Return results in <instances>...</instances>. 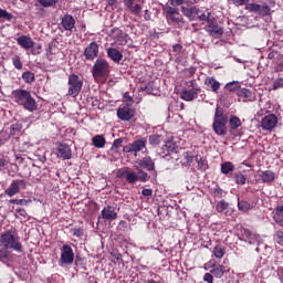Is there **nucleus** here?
I'll list each match as a JSON object with an SVG mask.
<instances>
[{
  "mask_svg": "<svg viewBox=\"0 0 283 283\" xmlns=\"http://www.w3.org/2000/svg\"><path fill=\"white\" fill-rule=\"evenodd\" d=\"M13 98L18 105H22L28 112H36V101L32 98V94L25 90L13 91Z\"/></svg>",
  "mask_w": 283,
  "mask_h": 283,
  "instance_id": "nucleus-1",
  "label": "nucleus"
},
{
  "mask_svg": "<svg viewBox=\"0 0 283 283\" xmlns=\"http://www.w3.org/2000/svg\"><path fill=\"white\" fill-rule=\"evenodd\" d=\"M109 63L104 59H97L92 67L93 78L97 83H105L109 77Z\"/></svg>",
  "mask_w": 283,
  "mask_h": 283,
  "instance_id": "nucleus-2",
  "label": "nucleus"
},
{
  "mask_svg": "<svg viewBox=\"0 0 283 283\" xmlns=\"http://www.w3.org/2000/svg\"><path fill=\"white\" fill-rule=\"evenodd\" d=\"M0 245L7 250L12 249L18 253L23 251V245L21 244V241H19V235L12 231H6L0 235Z\"/></svg>",
  "mask_w": 283,
  "mask_h": 283,
  "instance_id": "nucleus-3",
  "label": "nucleus"
},
{
  "mask_svg": "<svg viewBox=\"0 0 283 283\" xmlns=\"http://www.w3.org/2000/svg\"><path fill=\"white\" fill-rule=\"evenodd\" d=\"M138 174L130 170L128 167L122 168L117 171V178H126L129 185H135V182H147L149 180V175L143 171V169H137Z\"/></svg>",
  "mask_w": 283,
  "mask_h": 283,
  "instance_id": "nucleus-4",
  "label": "nucleus"
},
{
  "mask_svg": "<svg viewBox=\"0 0 283 283\" xmlns=\"http://www.w3.org/2000/svg\"><path fill=\"white\" fill-rule=\"evenodd\" d=\"M227 123H229V118L227 115H224V111H222L220 107H217L212 124V129L217 136H227Z\"/></svg>",
  "mask_w": 283,
  "mask_h": 283,
  "instance_id": "nucleus-5",
  "label": "nucleus"
},
{
  "mask_svg": "<svg viewBox=\"0 0 283 283\" xmlns=\"http://www.w3.org/2000/svg\"><path fill=\"white\" fill-rule=\"evenodd\" d=\"M83 90V80L76 74H71L69 76V96L76 98Z\"/></svg>",
  "mask_w": 283,
  "mask_h": 283,
  "instance_id": "nucleus-6",
  "label": "nucleus"
},
{
  "mask_svg": "<svg viewBox=\"0 0 283 283\" xmlns=\"http://www.w3.org/2000/svg\"><path fill=\"white\" fill-rule=\"evenodd\" d=\"M188 84L191 90L184 88L181 91L180 98H182V101H193L195 98H198V94L200 93V88L195 80H191Z\"/></svg>",
  "mask_w": 283,
  "mask_h": 283,
  "instance_id": "nucleus-7",
  "label": "nucleus"
},
{
  "mask_svg": "<svg viewBox=\"0 0 283 283\" xmlns=\"http://www.w3.org/2000/svg\"><path fill=\"white\" fill-rule=\"evenodd\" d=\"M60 266H67L74 263V250L69 244L61 248Z\"/></svg>",
  "mask_w": 283,
  "mask_h": 283,
  "instance_id": "nucleus-8",
  "label": "nucleus"
},
{
  "mask_svg": "<svg viewBox=\"0 0 283 283\" xmlns=\"http://www.w3.org/2000/svg\"><path fill=\"white\" fill-rule=\"evenodd\" d=\"M277 126V116L269 114L261 119V127L264 132H273Z\"/></svg>",
  "mask_w": 283,
  "mask_h": 283,
  "instance_id": "nucleus-9",
  "label": "nucleus"
},
{
  "mask_svg": "<svg viewBox=\"0 0 283 283\" xmlns=\"http://www.w3.org/2000/svg\"><path fill=\"white\" fill-rule=\"evenodd\" d=\"M136 116V109L129 106H123L117 109V118L119 120H132Z\"/></svg>",
  "mask_w": 283,
  "mask_h": 283,
  "instance_id": "nucleus-10",
  "label": "nucleus"
},
{
  "mask_svg": "<svg viewBox=\"0 0 283 283\" xmlns=\"http://www.w3.org/2000/svg\"><path fill=\"white\" fill-rule=\"evenodd\" d=\"M55 154L57 158H62V160H70V158H72V149L67 144H59L55 148Z\"/></svg>",
  "mask_w": 283,
  "mask_h": 283,
  "instance_id": "nucleus-11",
  "label": "nucleus"
},
{
  "mask_svg": "<svg viewBox=\"0 0 283 283\" xmlns=\"http://www.w3.org/2000/svg\"><path fill=\"white\" fill-rule=\"evenodd\" d=\"M23 185H25V181L23 180H19V179L13 180L9 186V188L6 189L4 191L6 196H9V198H14V196L19 193Z\"/></svg>",
  "mask_w": 283,
  "mask_h": 283,
  "instance_id": "nucleus-12",
  "label": "nucleus"
},
{
  "mask_svg": "<svg viewBox=\"0 0 283 283\" xmlns=\"http://www.w3.org/2000/svg\"><path fill=\"white\" fill-rule=\"evenodd\" d=\"M166 18L171 23H178V24L182 23V15L176 8L168 7L166 9Z\"/></svg>",
  "mask_w": 283,
  "mask_h": 283,
  "instance_id": "nucleus-13",
  "label": "nucleus"
},
{
  "mask_svg": "<svg viewBox=\"0 0 283 283\" xmlns=\"http://www.w3.org/2000/svg\"><path fill=\"white\" fill-rule=\"evenodd\" d=\"M101 213L103 220H106L107 222H113V220H116V218H118V212H116V208L112 206L104 207Z\"/></svg>",
  "mask_w": 283,
  "mask_h": 283,
  "instance_id": "nucleus-14",
  "label": "nucleus"
},
{
  "mask_svg": "<svg viewBox=\"0 0 283 283\" xmlns=\"http://www.w3.org/2000/svg\"><path fill=\"white\" fill-rule=\"evenodd\" d=\"M84 56L87 61H94L98 56V44L96 42L91 43L84 51Z\"/></svg>",
  "mask_w": 283,
  "mask_h": 283,
  "instance_id": "nucleus-15",
  "label": "nucleus"
},
{
  "mask_svg": "<svg viewBox=\"0 0 283 283\" xmlns=\"http://www.w3.org/2000/svg\"><path fill=\"white\" fill-rule=\"evenodd\" d=\"M206 30L212 36H222V34L224 33V30L220 25H218V22H214L213 20L208 23Z\"/></svg>",
  "mask_w": 283,
  "mask_h": 283,
  "instance_id": "nucleus-16",
  "label": "nucleus"
},
{
  "mask_svg": "<svg viewBox=\"0 0 283 283\" xmlns=\"http://www.w3.org/2000/svg\"><path fill=\"white\" fill-rule=\"evenodd\" d=\"M181 12L184 17H187V19H190V21H196L198 19V12H200V9L192 7V8H186L181 7Z\"/></svg>",
  "mask_w": 283,
  "mask_h": 283,
  "instance_id": "nucleus-17",
  "label": "nucleus"
},
{
  "mask_svg": "<svg viewBox=\"0 0 283 283\" xmlns=\"http://www.w3.org/2000/svg\"><path fill=\"white\" fill-rule=\"evenodd\" d=\"M147 145V142L144 139H138L134 142L129 147L127 151H135V154H138V151H143Z\"/></svg>",
  "mask_w": 283,
  "mask_h": 283,
  "instance_id": "nucleus-18",
  "label": "nucleus"
},
{
  "mask_svg": "<svg viewBox=\"0 0 283 283\" xmlns=\"http://www.w3.org/2000/svg\"><path fill=\"white\" fill-rule=\"evenodd\" d=\"M205 85L207 87H210V90L214 92V94H218V92H220V82H218L214 77H207L205 80Z\"/></svg>",
  "mask_w": 283,
  "mask_h": 283,
  "instance_id": "nucleus-19",
  "label": "nucleus"
},
{
  "mask_svg": "<svg viewBox=\"0 0 283 283\" xmlns=\"http://www.w3.org/2000/svg\"><path fill=\"white\" fill-rule=\"evenodd\" d=\"M107 56L111 57L114 63H120V61H123V53L114 48L107 49Z\"/></svg>",
  "mask_w": 283,
  "mask_h": 283,
  "instance_id": "nucleus-20",
  "label": "nucleus"
},
{
  "mask_svg": "<svg viewBox=\"0 0 283 283\" xmlns=\"http://www.w3.org/2000/svg\"><path fill=\"white\" fill-rule=\"evenodd\" d=\"M18 43L24 50H30V48H34V42L29 36H20L18 38Z\"/></svg>",
  "mask_w": 283,
  "mask_h": 283,
  "instance_id": "nucleus-21",
  "label": "nucleus"
},
{
  "mask_svg": "<svg viewBox=\"0 0 283 283\" xmlns=\"http://www.w3.org/2000/svg\"><path fill=\"white\" fill-rule=\"evenodd\" d=\"M75 23L76 21L72 15H64V18L62 19V27L64 28V30H72Z\"/></svg>",
  "mask_w": 283,
  "mask_h": 283,
  "instance_id": "nucleus-22",
  "label": "nucleus"
},
{
  "mask_svg": "<svg viewBox=\"0 0 283 283\" xmlns=\"http://www.w3.org/2000/svg\"><path fill=\"white\" fill-rule=\"evenodd\" d=\"M210 273H212L214 275V277H222L224 275V273H227V270H224V265H220V264H212V269L210 270Z\"/></svg>",
  "mask_w": 283,
  "mask_h": 283,
  "instance_id": "nucleus-23",
  "label": "nucleus"
},
{
  "mask_svg": "<svg viewBox=\"0 0 283 283\" xmlns=\"http://www.w3.org/2000/svg\"><path fill=\"white\" fill-rule=\"evenodd\" d=\"M92 143L94 147H97V149H103L105 147L107 140H105V137L103 135H96L92 138Z\"/></svg>",
  "mask_w": 283,
  "mask_h": 283,
  "instance_id": "nucleus-24",
  "label": "nucleus"
},
{
  "mask_svg": "<svg viewBox=\"0 0 283 283\" xmlns=\"http://www.w3.org/2000/svg\"><path fill=\"white\" fill-rule=\"evenodd\" d=\"M212 253H213L214 258H217L218 260H222V258H224V254L227 253V250L224 249V247L222 244H217L213 248Z\"/></svg>",
  "mask_w": 283,
  "mask_h": 283,
  "instance_id": "nucleus-25",
  "label": "nucleus"
},
{
  "mask_svg": "<svg viewBox=\"0 0 283 283\" xmlns=\"http://www.w3.org/2000/svg\"><path fill=\"white\" fill-rule=\"evenodd\" d=\"M229 125L231 129L235 130L239 127H242V119L235 115H231L229 118Z\"/></svg>",
  "mask_w": 283,
  "mask_h": 283,
  "instance_id": "nucleus-26",
  "label": "nucleus"
},
{
  "mask_svg": "<svg viewBox=\"0 0 283 283\" xmlns=\"http://www.w3.org/2000/svg\"><path fill=\"white\" fill-rule=\"evenodd\" d=\"M239 98H245V101H253V93L249 88H241L237 92Z\"/></svg>",
  "mask_w": 283,
  "mask_h": 283,
  "instance_id": "nucleus-27",
  "label": "nucleus"
},
{
  "mask_svg": "<svg viewBox=\"0 0 283 283\" xmlns=\"http://www.w3.org/2000/svg\"><path fill=\"white\" fill-rule=\"evenodd\" d=\"M262 182H273L275 180V172L265 170L260 175Z\"/></svg>",
  "mask_w": 283,
  "mask_h": 283,
  "instance_id": "nucleus-28",
  "label": "nucleus"
},
{
  "mask_svg": "<svg viewBox=\"0 0 283 283\" xmlns=\"http://www.w3.org/2000/svg\"><path fill=\"white\" fill-rule=\"evenodd\" d=\"M139 167H145L148 171H154V160H151V157H145L139 161Z\"/></svg>",
  "mask_w": 283,
  "mask_h": 283,
  "instance_id": "nucleus-29",
  "label": "nucleus"
},
{
  "mask_svg": "<svg viewBox=\"0 0 283 283\" xmlns=\"http://www.w3.org/2000/svg\"><path fill=\"white\" fill-rule=\"evenodd\" d=\"M221 171L227 176V174H231V171H235V166L232 163L226 161L221 165Z\"/></svg>",
  "mask_w": 283,
  "mask_h": 283,
  "instance_id": "nucleus-30",
  "label": "nucleus"
},
{
  "mask_svg": "<svg viewBox=\"0 0 283 283\" xmlns=\"http://www.w3.org/2000/svg\"><path fill=\"white\" fill-rule=\"evenodd\" d=\"M10 205H18L20 207H28V205H30V202H32L31 199H11Z\"/></svg>",
  "mask_w": 283,
  "mask_h": 283,
  "instance_id": "nucleus-31",
  "label": "nucleus"
},
{
  "mask_svg": "<svg viewBox=\"0 0 283 283\" xmlns=\"http://www.w3.org/2000/svg\"><path fill=\"white\" fill-rule=\"evenodd\" d=\"M38 2L42 8H52V6H56V3H59V0H38Z\"/></svg>",
  "mask_w": 283,
  "mask_h": 283,
  "instance_id": "nucleus-32",
  "label": "nucleus"
},
{
  "mask_svg": "<svg viewBox=\"0 0 283 283\" xmlns=\"http://www.w3.org/2000/svg\"><path fill=\"white\" fill-rule=\"evenodd\" d=\"M182 156L186 165H191V163H193V158H196L191 151H185Z\"/></svg>",
  "mask_w": 283,
  "mask_h": 283,
  "instance_id": "nucleus-33",
  "label": "nucleus"
},
{
  "mask_svg": "<svg viewBox=\"0 0 283 283\" xmlns=\"http://www.w3.org/2000/svg\"><path fill=\"white\" fill-rule=\"evenodd\" d=\"M24 83H34V73L27 71L22 74Z\"/></svg>",
  "mask_w": 283,
  "mask_h": 283,
  "instance_id": "nucleus-34",
  "label": "nucleus"
},
{
  "mask_svg": "<svg viewBox=\"0 0 283 283\" xmlns=\"http://www.w3.org/2000/svg\"><path fill=\"white\" fill-rule=\"evenodd\" d=\"M117 45H127L128 48H132V38L119 36L117 40Z\"/></svg>",
  "mask_w": 283,
  "mask_h": 283,
  "instance_id": "nucleus-35",
  "label": "nucleus"
},
{
  "mask_svg": "<svg viewBox=\"0 0 283 283\" xmlns=\"http://www.w3.org/2000/svg\"><path fill=\"white\" fill-rule=\"evenodd\" d=\"M228 92H238L240 90V82H230L226 85Z\"/></svg>",
  "mask_w": 283,
  "mask_h": 283,
  "instance_id": "nucleus-36",
  "label": "nucleus"
},
{
  "mask_svg": "<svg viewBox=\"0 0 283 283\" xmlns=\"http://www.w3.org/2000/svg\"><path fill=\"white\" fill-rule=\"evenodd\" d=\"M234 180L237 185H245L247 184V177L242 172H235L234 174Z\"/></svg>",
  "mask_w": 283,
  "mask_h": 283,
  "instance_id": "nucleus-37",
  "label": "nucleus"
},
{
  "mask_svg": "<svg viewBox=\"0 0 283 283\" xmlns=\"http://www.w3.org/2000/svg\"><path fill=\"white\" fill-rule=\"evenodd\" d=\"M238 209H239V211L247 212V211H249V209H251V203L248 201H244V200L239 201Z\"/></svg>",
  "mask_w": 283,
  "mask_h": 283,
  "instance_id": "nucleus-38",
  "label": "nucleus"
},
{
  "mask_svg": "<svg viewBox=\"0 0 283 283\" xmlns=\"http://www.w3.org/2000/svg\"><path fill=\"white\" fill-rule=\"evenodd\" d=\"M198 19H200V21H207L208 24L213 21V18L211 17V13H210V12L200 13V11H199V12H198Z\"/></svg>",
  "mask_w": 283,
  "mask_h": 283,
  "instance_id": "nucleus-39",
  "label": "nucleus"
},
{
  "mask_svg": "<svg viewBox=\"0 0 283 283\" xmlns=\"http://www.w3.org/2000/svg\"><path fill=\"white\" fill-rule=\"evenodd\" d=\"M217 211L218 213H222V211H227L229 209V203L224 200H221L217 203Z\"/></svg>",
  "mask_w": 283,
  "mask_h": 283,
  "instance_id": "nucleus-40",
  "label": "nucleus"
},
{
  "mask_svg": "<svg viewBox=\"0 0 283 283\" xmlns=\"http://www.w3.org/2000/svg\"><path fill=\"white\" fill-rule=\"evenodd\" d=\"M283 70V54L276 55L275 71L282 72Z\"/></svg>",
  "mask_w": 283,
  "mask_h": 283,
  "instance_id": "nucleus-41",
  "label": "nucleus"
},
{
  "mask_svg": "<svg viewBox=\"0 0 283 283\" xmlns=\"http://www.w3.org/2000/svg\"><path fill=\"white\" fill-rule=\"evenodd\" d=\"M261 6L258 3H248L245 4V10H249V12H260Z\"/></svg>",
  "mask_w": 283,
  "mask_h": 283,
  "instance_id": "nucleus-42",
  "label": "nucleus"
},
{
  "mask_svg": "<svg viewBox=\"0 0 283 283\" xmlns=\"http://www.w3.org/2000/svg\"><path fill=\"white\" fill-rule=\"evenodd\" d=\"M274 240L277 244H280L281 247H283V231L282 230H277L274 233Z\"/></svg>",
  "mask_w": 283,
  "mask_h": 283,
  "instance_id": "nucleus-43",
  "label": "nucleus"
},
{
  "mask_svg": "<svg viewBox=\"0 0 283 283\" xmlns=\"http://www.w3.org/2000/svg\"><path fill=\"white\" fill-rule=\"evenodd\" d=\"M13 65L15 70H23V63L21 62V57H19L18 55H15L13 59Z\"/></svg>",
  "mask_w": 283,
  "mask_h": 283,
  "instance_id": "nucleus-44",
  "label": "nucleus"
},
{
  "mask_svg": "<svg viewBox=\"0 0 283 283\" xmlns=\"http://www.w3.org/2000/svg\"><path fill=\"white\" fill-rule=\"evenodd\" d=\"M0 19H6V21H12V15L10 12L0 8Z\"/></svg>",
  "mask_w": 283,
  "mask_h": 283,
  "instance_id": "nucleus-45",
  "label": "nucleus"
},
{
  "mask_svg": "<svg viewBox=\"0 0 283 283\" xmlns=\"http://www.w3.org/2000/svg\"><path fill=\"white\" fill-rule=\"evenodd\" d=\"M160 136L159 135H151L149 137L150 145H160Z\"/></svg>",
  "mask_w": 283,
  "mask_h": 283,
  "instance_id": "nucleus-46",
  "label": "nucleus"
},
{
  "mask_svg": "<svg viewBox=\"0 0 283 283\" xmlns=\"http://www.w3.org/2000/svg\"><path fill=\"white\" fill-rule=\"evenodd\" d=\"M130 12L132 14L138 15L140 14V12H143V8L140 7V4H135L130 8Z\"/></svg>",
  "mask_w": 283,
  "mask_h": 283,
  "instance_id": "nucleus-47",
  "label": "nucleus"
},
{
  "mask_svg": "<svg viewBox=\"0 0 283 283\" xmlns=\"http://www.w3.org/2000/svg\"><path fill=\"white\" fill-rule=\"evenodd\" d=\"M280 87H283V77H279L273 83V90H280Z\"/></svg>",
  "mask_w": 283,
  "mask_h": 283,
  "instance_id": "nucleus-48",
  "label": "nucleus"
},
{
  "mask_svg": "<svg viewBox=\"0 0 283 283\" xmlns=\"http://www.w3.org/2000/svg\"><path fill=\"white\" fill-rule=\"evenodd\" d=\"M113 36H127L126 33L123 32V30L115 28L112 30Z\"/></svg>",
  "mask_w": 283,
  "mask_h": 283,
  "instance_id": "nucleus-49",
  "label": "nucleus"
},
{
  "mask_svg": "<svg viewBox=\"0 0 283 283\" xmlns=\"http://www.w3.org/2000/svg\"><path fill=\"white\" fill-rule=\"evenodd\" d=\"M10 254L8 253L7 249H0V261L4 262V260L9 256Z\"/></svg>",
  "mask_w": 283,
  "mask_h": 283,
  "instance_id": "nucleus-50",
  "label": "nucleus"
},
{
  "mask_svg": "<svg viewBox=\"0 0 283 283\" xmlns=\"http://www.w3.org/2000/svg\"><path fill=\"white\" fill-rule=\"evenodd\" d=\"M123 102L126 103L127 105H133L134 104V99L127 93L124 95Z\"/></svg>",
  "mask_w": 283,
  "mask_h": 283,
  "instance_id": "nucleus-51",
  "label": "nucleus"
},
{
  "mask_svg": "<svg viewBox=\"0 0 283 283\" xmlns=\"http://www.w3.org/2000/svg\"><path fill=\"white\" fill-rule=\"evenodd\" d=\"M19 129H21V125H19V124L11 125V130H10L11 136H14V134H17V132H19Z\"/></svg>",
  "mask_w": 283,
  "mask_h": 283,
  "instance_id": "nucleus-52",
  "label": "nucleus"
},
{
  "mask_svg": "<svg viewBox=\"0 0 283 283\" xmlns=\"http://www.w3.org/2000/svg\"><path fill=\"white\" fill-rule=\"evenodd\" d=\"M203 282L213 283V274L212 273H206L203 275Z\"/></svg>",
  "mask_w": 283,
  "mask_h": 283,
  "instance_id": "nucleus-53",
  "label": "nucleus"
},
{
  "mask_svg": "<svg viewBox=\"0 0 283 283\" xmlns=\"http://www.w3.org/2000/svg\"><path fill=\"white\" fill-rule=\"evenodd\" d=\"M196 161L198 163V169H205V159L202 157H196Z\"/></svg>",
  "mask_w": 283,
  "mask_h": 283,
  "instance_id": "nucleus-54",
  "label": "nucleus"
},
{
  "mask_svg": "<svg viewBox=\"0 0 283 283\" xmlns=\"http://www.w3.org/2000/svg\"><path fill=\"white\" fill-rule=\"evenodd\" d=\"M231 1L237 7H240V6H247V3H249L250 0H231Z\"/></svg>",
  "mask_w": 283,
  "mask_h": 283,
  "instance_id": "nucleus-55",
  "label": "nucleus"
},
{
  "mask_svg": "<svg viewBox=\"0 0 283 283\" xmlns=\"http://www.w3.org/2000/svg\"><path fill=\"white\" fill-rule=\"evenodd\" d=\"M277 56H280V53H277V52H270L269 55H268L270 61H274V63H276Z\"/></svg>",
  "mask_w": 283,
  "mask_h": 283,
  "instance_id": "nucleus-56",
  "label": "nucleus"
},
{
  "mask_svg": "<svg viewBox=\"0 0 283 283\" xmlns=\"http://www.w3.org/2000/svg\"><path fill=\"white\" fill-rule=\"evenodd\" d=\"M32 54H41V44H34L32 46Z\"/></svg>",
  "mask_w": 283,
  "mask_h": 283,
  "instance_id": "nucleus-57",
  "label": "nucleus"
},
{
  "mask_svg": "<svg viewBox=\"0 0 283 283\" xmlns=\"http://www.w3.org/2000/svg\"><path fill=\"white\" fill-rule=\"evenodd\" d=\"M15 213H19L22 218H28V212H25V209L19 208L15 210Z\"/></svg>",
  "mask_w": 283,
  "mask_h": 283,
  "instance_id": "nucleus-58",
  "label": "nucleus"
},
{
  "mask_svg": "<svg viewBox=\"0 0 283 283\" xmlns=\"http://www.w3.org/2000/svg\"><path fill=\"white\" fill-rule=\"evenodd\" d=\"M170 6H182V3H185V0H168Z\"/></svg>",
  "mask_w": 283,
  "mask_h": 283,
  "instance_id": "nucleus-59",
  "label": "nucleus"
},
{
  "mask_svg": "<svg viewBox=\"0 0 283 283\" xmlns=\"http://www.w3.org/2000/svg\"><path fill=\"white\" fill-rule=\"evenodd\" d=\"M124 6H126L128 10H130V8L134 7V0H124Z\"/></svg>",
  "mask_w": 283,
  "mask_h": 283,
  "instance_id": "nucleus-60",
  "label": "nucleus"
},
{
  "mask_svg": "<svg viewBox=\"0 0 283 283\" xmlns=\"http://www.w3.org/2000/svg\"><path fill=\"white\" fill-rule=\"evenodd\" d=\"M213 264H216V263H213L212 261L206 263L203 265L205 271H209V269H213Z\"/></svg>",
  "mask_w": 283,
  "mask_h": 283,
  "instance_id": "nucleus-61",
  "label": "nucleus"
},
{
  "mask_svg": "<svg viewBox=\"0 0 283 283\" xmlns=\"http://www.w3.org/2000/svg\"><path fill=\"white\" fill-rule=\"evenodd\" d=\"M73 235H75L76 238H81V235H83V230L81 229H75L73 231Z\"/></svg>",
  "mask_w": 283,
  "mask_h": 283,
  "instance_id": "nucleus-62",
  "label": "nucleus"
},
{
  "mask_svg": "<svg viewBox=\"0 0 283 283\" xmlns=\"http://www.w3.org/2000/svg\"><path fill=\"white\" fill-rule=\"evenodd\" d=\"M142 193H143V196H151V193H154V190H151V189H144L142 191Z\"/></svg>",
  "mask_w": 283,
  "mask_h": 283,
  "instance_id": "nucleus-63",
  "label": "nucleus"
},
{
  "mask_svg": "<svg viewBox=\"0 0 283 283\" xmlns=\"http://www.w3.org/2000/svg\"><path fill=\"white\" fill-rule=\"evenodd\" d=\"M243 235H244V238H251V235H253V233H251V231H249V230H243Z\"/></svg>",
  "mask_w": 283,
  "mask_h": 283,
  "instance_id": "nucleus-64",
  "label": "nucleus"
}]
</instances>
